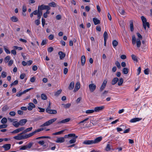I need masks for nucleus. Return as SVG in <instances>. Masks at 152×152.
I'll return each instance as SVG.
<instances>
[{"mask_svg":"<svg viewBox=\"0 0 152 152\" xmlns=\"http://www.w3.org/2000/svg\"><path fill=\"white\" fill-rule=\"evenodd\" d=\"M70 131V130L68 128H64L62 129L61 131L57 132H55L54 133H63L64 132L65 133H69L71 132Z\"/></svg>","mask_w":152,"mask_h":152,"instance_id":"5","label":"nucleus"},{"mask_svg":"<svg viewBox=\"0 0 152 152\" xmlns=\"http://www.w3.org/2000/svg\"><path fill=\"white\" fill-rule=\"evenodd\" d=\"M89 88L91 92H93L96 89V86L94 84L91 83L89 85Z\"/></svg>","mask_w":152,"mask_h":152,"instance_id":"4","label":"nucleus"},{"mask_svg":"<svg viewBox=\"0 0 152 152\" xmlns=\"http://www.w3.org/2000/svg\"><path fill=\"white\" fill-rule=\"evenodd\" d=\"M45 19L42 18V24L43 27H44L45 24Z\"/></svg>","mask_w":152,"mask_h":152,"instance_id":"59","label":"nucleus"},{"mask_svg":"<svg viewBox=\"0 0 152 152\" xmlns=\"http://www.w3.org/2000/svg\"><path fill=\"white\" fill-rule=\"evenodd\" d=\"M149 69L147 68L145 69L144 70V72L145 75H148L149 74Z\"/></svg>","mask_w":152,"mask_h":152,"instance_id":"61","label":"nucleus"},{"mask_svg":"<svg viewBox=\"0 0 152 152\" xmlns=\"http://www.w3.org/2000/svg\"><path fill=\"white\" fill-rule=\"evenodd\" d=\"M111 149V145L109 144H107L105 148V150L107 151H109Z\"/></svg>","mask_w":152,"mask_h":152,"instance_id":"45","label":"nucleus"},{"mask_svg":"<svg viewBox=\"0 0 152 152\" xmlns=\"http://www.w3.org/2000/svg\"><path fill=\"white\" fill-rule=\"evenodd\" d=\"M83 144L86 145L94 144L93 140H86L83 142Z\"/></svg>","mask_w":152,"mask_h":152,"instance_id":"14","label":"nucleus"},{"mask_svg":"<svg viewBox=\"0 0 152 152\" xmlns=\"http://www.w3.org/2000/svg\"><path fill=\"white\" fill-rule=\"evenodd\" d=\"M62 90L61 89L59 90L56 92H54V96L56 97L58 96L61 93Z\"/></svg>","mask_w":152,"mask_h":152,"instance_id":"28","label":"nucleus"},{"mask_svg":"<svg viewBox=\"0 0 152 152\" xmlns=\"http://www.w3.org/2000/svg\"><path fill=\"white\" fill-rule=\"evenodd\" d=\"M104 108V106L100 107H95L94 111L96 112H99L100 111L103 110Z\"/></svg>","mask_w":152,"mask_h":152,"instance_id":"10","label":"nucleus"},{"mask_svg":"<svg viewBox=\"0 0 152 152\" xmlns=\"http://www.w3.org/2000/svg\"><path fill=\"white\" fill-rule=\"evenodd\" d=\"M7 76L6 73L5 72H3L1 73V76L3 78H5Z\"/></svg>","mask_w":152,"mask_h":152,"instance_id":"58","label":"nucleus"},{"mask_svg":"<svg viewBox=\"0 0 152 152\" xmlns=\"http://www.w3.org/2000/svg\"><path fill=\"white\" fill-rule=\"evenodd\" d=\"M132 58V59L135 61L137 62L138 61V60L137 59V57L134 55L132 54L131 56Z\"/></svg>","mask_w":152,"mask_h":152,"instance_id":"41","label":"nucleus"},{"mask_svg":"<svg viewBox=\"0 0 152 152\" xmlns=\"http://www.w3.org/2000/svg\"><path fill=\"white\" fill-rule=\"evenodd\" d=\"M86 62V57L84 56H83L81 57V64L82 66L84 65Z\"/></svg>","mask_w":152,"mask_h":152,"instance_id":"21","label":"nucleus"},{"mask_svg":"<svg viewBox=\"0 0 152 152\" xmlns=\"http://www.w3.org/2000/svg\"><path fill=\"white\" fill-rule=\"evenodd\" d=\"M10 57L9 56H7L4 58V61L5 63L8 62L10 59Z\"/></svg>","mask_w":152,"mask_h":152,"instance_id":"44","label":"nucleus"},{"mask_svg":"<svg viewBox=\"0 0 152 152\" xmlns=\"http://www.w3.org/2000/svg\"><path fill=\"white\" fill-rule=\"evenodd\" d=\"M36 78L35 77H31L30 79V81L32 83L34 82L35 81Z\"/></svg>","mask_w":152,"mask_h":152,"instance_id":"63","label":"nucleus"},{"mask_svg":"<svg viewBox=\"0 0 152 152\" xmlns=\"http://www.w3.org/2000/svg\"><path fill=\"white\" fill-rule=\"evenodd\" d=\"M142 24L143 27L145 29H146V26H147V27L148 28H150V24L148 22H146L145 23H144V24Z\"/></svg>","mask_w":152,"mask_h":152,"instance_id":"25","label":"nucleus"},{"mask_svg":"<svg viewBox=\"0 0 152 152\" xmlns=\"http://www.w3.org/2000/svg\"><path fill=\"white\" fill-rule=\"evenodd\" d=\"M137 37H138L139 39L140 40L141 39H142V37L141 35L139 33H137Z\"/></svg>","mask_w":152,"mask_h":152,"instance_id":"62","label":"nucleus"},{"mask_svg":"<svg viewBox=\"0 0 152 152\" xmlns=\"http://www.w3.org/2000/svg\"><path fill=\"white\" fill-rule=\"evenodd\" d=\"M72 139L70 140L69 141V142L70 144L75 143L76 141V139L77 138L78 136L75 135V134H73V136H72Z\"/></svg>","mask_w":152,"mask_h":152,"instance_id":"6","label":"nucleus"},{"mask_svg":"<svg viewBox=\"0 0 152 152\" xmlns=\"http://www.w3.org/2000/svg\"><path fill=\"white\" fill-rule=\"evenodd\" d=\"M95 111L94 110H88L86 111V113L87 114L91 113H94Z\"/></svg>","mask_w":152,"mask_h":152,"instance_id":"46","label":"nucleus"},{"mask_svg":"<svg viewBox=\"0 0 152 152\" xmlns=\"http://www.w3.org/2000/svg\"><path fill=\"white\" fill-rule=\"evenodd\" d=\"M141 18L142 20V23L144 24V23H145V22H147V19L144 16H142L141 17Z\"/></svg>","mask_w":152,"mask_h":152,"instance_id":"42","label":"nucleus"},{"mask_svg":"<svg viewBox=\"0 0 152 152\" xmlns=\"http://www.w3.org/2000/svg\"><path fill=\"white\" fill-rule=\"evenodd\" d=\"M9 109V107L7 105H5L2 108V110L3 112H5L7 111Z\"/></svg>","mask_w":152,"mask_h":152,"instance_id":"34","label":"nucleus"},{"mask_svg":"<svg viewBox=\"0 0 152 152\" xmlns=\"http://www.w3.org/2000/svg\"><path fill=\"white\" fill-rule=\"evenodd\" d=\"M71 105V104L68 103L65 104L64 108H68L70 107Z\"/></svg>","mask_w":152,"mask_h":152,"instance_id":"64","label":"nucleus"},{"mask_svg":"<svg viewBox=\"0 0 152 152\" xmlns=\"http://www.w3.org/2000/svg\"><path fill=\"white\" fill-rule=\"evenodd\" d=\"M49 5L50 7H55L56 6V4L55 2H53L49 3Z\"/></svg>","mask_w":152,"mask_h":152,"instance_id":"40","label":"nucleus"},{"mask_svg":"<svg viewBox=\"0 0 152 152\" xmlns=\"http://www.w3.org/2000/svg\"><path fill=\"white\" fill-rule=\"evenodd\" d=\"M119 13L122 15H124V13H125V11L123 9H120L119 10Z\"/></svg>","mask_w":152,"mask_h":152,"instance_id":"51","label":"nucleus"},{"mask_svg":"<svg viewBox=\"0 0 152 152\" xmlns=\"http://www.w3.org/2000/svg\"><path fill=\"white\" fill-rule=\"evenodd\" d=\"M25 76L26 74L25 73H23L20 75V78L21 80L23 79Z\"/></svg>","mask_w":152,"mask_h":152,"instance_id":"53","label":"nucleus"},{"mask_svg":"<svg viewBox=\"0 0 152 152\" xmlns=\"http://www.w3.org/2000/svg\"><path fill=\"white\" fill-rule=\"evenodd\" d=\"M51 102H49V104L48 105V107H47V108H46V112L48 111V110L50 109V108H51L50 105H51Z\"/></svg>","mask_w":152,"mask_h":152,"instance_id":"49","label":"nucleus"},{"mask_svg":"<svg viewBox=\"0 0 152 152\" xmlns=\"http://www.w3.org/2000/svg\"><path fill=\"white\" fill-rule=\"evenodd\" d=\"M93 20L94 24L95 25L99 24L100 23V21L98 20L96 18H93Z\"/></svg>","mask_w":152,"mask_h":152,"instance_id":"20","label":"nucleus"},{"mask_svg":"<svg viewBox=\"0 0 152 152\" xmlns=\"http://www.w3.org/2000/svg\"><path fill=\"white\" fill-rule=\"evenodd\" d=\"M41 97L42 99L44 100L47 99V98L46 95L43 94L41 95Z\"/></svg>","mask_w":152,"mask_h":152,"instance_id":"38","label":"nucleus"},{"mask_svg":"<svg viewBox=\"0 0 152 152\" xmlns=\"http://www.w3.org/2000/svg\"><path fill=\"white\" fill-rule=\"evenodd\" d=\"M102 137L101 136L97 137L93 140L94 144L97 143L99 142L102 140Z\"/></svg>","mask_w":152,"mask_h":152,"instance_id":"13","label":"nucleus"},{"mask_svg":"<svg viewBox=\"0 0 152 152\" xmlns=\"http://www.w3.org/2000/svg\"><path fill=\"white\" fill-rule=\"evenodd\" d=\"M35 23L37 26H38L40 23L39 19H37L35 21Z\"/></svg>","mask_w":152,"mask_h":152,"instance_id":"47","label":"nucleus"},{"mask_svg":"<svg viewBox=\"0 0 152 152\" xmlns=\"http://www.w3.org/2000/svg\"><path fill=\"white\" fill-rule=\"evenodd\" d=\"M123 73L124 74H127L129 72V69L126 68H124L122 70Z\"/></svg>","mask_w":152,"mask_h":152,"instance_id":"33","label":"nucleus"},{"mask_svg":"<svg viewBox=\"0 0 152 152\" xmlns=\"http://www.w3.org/2000/svg\"><path fill=\"white\" fill-rule=\"evenodd\" d=\"M4 50L5 51L6 53H7V54H10V50L8 49H7L6 48V46H4Z\"/></svg>","mask_w":152,"mask_h":152,"instance_id":"55","label":"nucleus"},{"mask_svg":"<svg viewBox=\"0 0 152 152\" xmlns=\"http://www.w3.org/2000/svg\"><path fill=\"white\" fill-rule=\"evenodd\" d=\"M58 54L59 56V58L61 60L63 59L66 56L65 54L61 51L58 52Z\"/></svg>","mask_w":152,"mask_h":152,"instance_id":"12","label":"nucleus"},{"mask_svg":"<svg viewBox=\"0 0 152 152\" xmlns=\"http://www.w3.org/2000/svg\"><path fill=\"white\" fill-rule=\"evenodd\" d=\"M118 81V79L117 77L114 78L111 81V84L112 85H114Z\"/></svg>","mask_w":152,"mask_h":152,"instance_id":"22","label":"nucleus"},{"mask_svg":"<svg viewBox=\"0 0 152 152\" xmlns=\"http://www.w3.org/2000/svg\"><path fill=\"white\" fill-rule=\"evenodd\" d=\"M56 120L57 118H55L48 120L41 126L42 127L36 130L31 133H37V132H40L42 131H43V132H45L50 130V129H46L45 127H44L45 126H48L50 125L52 123L54 122Z\"/></svg>","mask_w":152,"mask_h":152,"instance_id":"1","label":"nucleus"},{"mask_svg":"<svg viewBox=\"0 0 152 152\" xmlns=\"http://www.w3.org/2000/svg\"><path fill=\"white\" fill-rule=\"evenodd\" d=\"M115 64L116 66H117V67L118 69H120L121 68V66L120 63H119V62L118 61H116L115 62Z\"/></svg>","mask_w":152,"mask_h":152,"instance_id":"48","label":"nucleus"},{"mask_svg":"<svg viewBox=\"0 0 152 152\" xmlns=\"http://www.w3.org/2000/svg\"><path fill=\"white\" fill-rule=\"evenodd\" d=\"M10 20L13 22H17L18 20L17 17L15 16H13L10 18Z\"/></svg>","mask_w":152,"mask_h":152,"instance_id":"26","label":"nucleus"},{"mask_svg":"<svg viewBox=\"0 0 152 152\" xmlns=\"http://www.w3.org/2000/svg\"><path fill=\"white\" fill-rule=\"evenodd\" d=\"M33 143L31 142H30L27 145H26L27 147V148H30L31 147Z\"/></svg>","mask_w":152,"mask_h":152,"instance_id":"50","label":"nucleus"},{"mask_svg":"<svg viewBox=\"0 0 152 152\" xmlns=\"http://www.w3.org/2000/svg\"><path fill=\"white\" fill-rule=\"evenodd\" d=\"M33 89V88H30L29 89H26V90H25L23 92H22V93L23 94H24L26 93V92L29 91L31 89Z\"/></svg>","mask_w":152,"mask_h":152,"instance_id":"54","label":"nucleus"},{"mask_svg":"<svg viewBox=\"0 0 152 152\" xmlns=\"http://www.w3.org/2000/svg\"><path fill=\"white\" fill-rule=\"evenodd\" d=\"M74 86V82H72L70 84L69 87V90L73 89Z\"/></svg>","mask_w":152,"mask_h":152,"instance_id":"29","label":"nucleus"},{"mask_svg":"<svg viewBox=\"0 0 152 152\" xmlns=\"http://www.w3.org/2000/svg\"><path fill=\"white\" fill-rule=\"evenodd\" d=\"M64 138L63 137H61L58 138L56 142L57 143H62L64 142Z\"/></svg>","mask_w":152,"mask_h":152,"instance_id":"16","label":"nucleus"},{"mask_svg":"<svg viewBox=\"0 0 152 152\" xmlns=\"http://www.w3.org/2000/svg\"><path fill=\"white\" fill-rule=\"evenodd\" d=\"M42 15V11H39L38 12L37 15V18L40 19L41 18V16Z\"/></svg>","mask_w":152,"mask_h":152,"instance_id":"37","label":"nucleus"},{"mask_svg":"<svg viewBox=\"0 0 152 152\" xmlns=\"http://www.w3.org/2000/svg\"><path fill=\"white\" fill-rule=\"evenodd\" d=\"M108 91H104V92L101 94V97L102 98L103 97V96H104L105 95L107 94V93Z\"/></svg>","mask_w":152,"mask_h":152,"instance_id":"57","label":"nucleus"},{"mask_svg":"<svg viewBox=\"0 0 152 152\" xmlns=\"http://www.w3.org/2000/svg\"><path fill=\"white\" fill-rule=\"evenodd\" d=\"M12 125L15 127L18 128L20 125V124L19 122H18L17 121H15L13 122Z\"/></svg>","mask_w":152,"mask_h":152,"instance_id":"27","label":"nucleus"},{"mask_svg":"<svg viewBox=\"0 0 152 152\" xmlns=\"http://www.w3.org/2000/svg\"><path fill=\"white\" fill-rule=\"evenodd\" d=\"M73 134H69L68 135H66L64 136V139L65 138H66L68 137H72V136H73Z\"/></svg>","mask_w":152,"mask_h":152,"instance_id":"60","label":"nucleus"},{"mask_svg":"<svg viewBox=\"0 0 152 152\" xmlns=\"http://www.w3.org/2000/svg\"><path fill=\"white\" fill-rule=\"evenodd\" d=\"M23 134H19L17 136H14L13 138L17 140H20L28 138L33 136L34 134H29L27 135H22Z\"/></svg>","mask_w":152,"mask_h":152,"instance_id":"2","label":"nucleus"},{"mask_svg":"<svg viewBox=\"0 0 152 152\" xmlns=\"http://www.w3.org/2000/svg\"><path fill=\"white\" fill-rule=\"evenodd\" d=\"M25 127H22L20 128L17 129L12 132H11L10 133H18L19 132L23 131Z\"/></svg>","mask_w":152,"mask_h":152,"instance_id":"7","label":"nucleus"},{"mask_svg":"<svg viewBox=\"0 0 152 152\" xmlns=\"http://www.w3.org/2000/svg\"><path fill=\"white\" fill-rule=\"evenodd\" d=\"M107 82V81L106 80H105L103 81L100 88V91H103L104 90V89L105 88Z\"/></svg>","mask_w":152,"mask_h":152,"instance_id":"9","label":"nucleus"},{"mask_svg":"<svg viewBox=\"0 0 152 152\" xmlns=\"http://www.w3.org/2000/svg\"><path fill=\"white\" fill-rule=\"evenodd\" d=\"M124 80L122 78H121L119 80H118V85L119 86H120L122 85V83H123Z\"/></svg>","mask_w":152,"mask_h":152,"instance_id":"30","label":"nucleus"},{"mask_svg":"<svg viewBox=\"0 0 152 152\" xmlns=\"http://www.w3.org/2000/svg\"><path fill=\"white\" fill-rule=\"evenodd\" d=\"M46 112L49 114H55L57 113V111L56 110L51 109H50L46 111Z\"/></svg>","mask_w":152,"mask_h":152,"instance_id":"17","label":"nucleus"},{"mask_svg":"<svg viewBox=\"0 0 152 152\" xmlns=\"http://www.w3.org/2000/svg\"><path fill=\"white\" fill-rule=\"evenodd\" d=\"M28 105L29 106H28L27 109L29 110H31L33 108L35 107V105L32 103H29Z\"/></svg>","mask_w":152,"mask_h":152,"instance_id":"11","label":"nucleus"},{"mask_svg":"<svg viewBox=\"0 0 152 152\" xmlns=\"http://www.w3.org/2000/svg\"><path fill=\"white\" fill-rule=\"evenodd\" d=\"M48 8H49V6L45 5L44 4H42L41 5L39 6L38 7V9L40 11H42V10H46Z\"/></svg>","mask_w":152,"mask_h":152,"instance_id":"3","label":"nucleus"},{"mask_svg":"<svg viewBox=\"0 0 152 152\" xmlns=\"http://www.w3.org/2000/svg\"><path fill=\"white\" fill-rule=\"evenodd\" d=\"M129 23L131 31H133L134 30V27L132 21H130Z\"/></svg>","mask_w":152,"mask_h":152,"instance_id":"32","label":"nucleus"},{"mask_svg":"<svg viewBox=\"0 0 152 152\" xmlns=\"http://www.w3.org/2000/svg\"><path fill=\"white\" fill-rule=\"evenodd\" d=\"M27 121V120L26 119H22L20 120L19 121L20 126H22L24 125Z\"/></svg>","mask_w":152,"mask_h":152,"instance_id":"18","label":"nucleus"},{"mask_svg":"<svg viewBox=\"0 0 152 152\" xmlns=\"http://www.w3.org/2000/svg\"><path fill=\"white\" fill-rule=\"evenodd\" d=\"M7 126V124H3L0 125V129L2 128H6Z\"/></svg>","mask_w":152,"mask_h":152,"instance_id":"52","label":"nucleus"},{"mask_svg":"<svg viewBox=\"0 0 152 152\" xmlns=\"http://www.w3.org/2000/svg\"><path fill=\"white\" fill-rule=\"evenodd\" d=\"M108 37V35L107 32L106 31H105L104 34V39H107Z\"/></svg>","mask_w":152,"mask_h":152,"instance_id":"43","label":"nucleus"},{"mask_svg":"<svg viewBox=\"0 0 152 152\" xmlns=\"http://www.w3.org/2000/svg\"><path fill=\"white\" fill-rule=\"evenodd\" d=\"M53 50L54 49L53 48L50 47L48 48V52L51 53L53 51Z\"/></svg>","mask_w":152,"mask_h":152,"instance_id":"56","label":"nucleus"},{"mask_svg":"<svg viewBox=\"0 0 152 152\" xmlns=\"http://www.w3.org/2000/svg\"><path fill=\"white\" fill-rule=\"evenodd\" d=\"M11 145L10 144H4L2 146V148L4 149L5 151H7L10 149L11 148Z\"/></svg>","mask_w":152,"mask_h":152,"instance_id":"8","label":"nucleus"},{"mask_svg":"<svg viewBox=\"0 0 152 152\" xmlns=\"http://www.w3.org/2000/svg\"><path fill=\"white\" fill-rule=\"evenodd\" d=\"M136 39L135 35H134L132 37V43L133 45H135L136 44Z\"/></svg>","mask_w":152,"mask_h":152,"instance_id":"39","label":"nucleus"},{"mask_svg":"<svg viewBox=\"0 0 152 152\" xmlns=\"http://www.w3.org/2000/svg\"><path fill=\"white\" fill-rule=\"evenodd\" d=\"M7 120L6 118H4L1 120V123L2 124H5L7 122Z\"/></svg>","mask_w":152,"mask_h":152,"instance_id":"36","label":"nucleus"},{"mask_svg":"<svg viewBox=\"0 0 152 152\" xmlns=\"http://www.w3.org/2000/svg\"><path fill=\"white\" fill-rule=\"evenodd\" d=\"M137 46V48H140L141 45V42L139 39H137L136 40Z\"/></svg>","mask_w":152,"mask_h":152,"instance_id":"31","label":"nucleus"},{"mask_svg":"<svg viewBox=\"0 0 152 152\" xmlns=\"http://www.w3.org/2000/svg\"><path fill=\"white\" fill-rule=\"evenodd\" d=\"M32 127H30L24 129L21 133H26V132H29L32 129Z\"/></svg>","mask_w":152,"mask_h":152,"instance_id":"24","label":"nucleus"},{"mask_svg":"<svg viewBox=\"0 0 152 152\" xmlns=\"http://www.w3.org/2000/svg\"><path fill=\"white\" fill-rule=\"evenodd\" d=\"M141 119V118H134L130 120V122L131 123H134L137 121H139Z\"/></svg>","mask_w":152,"mask_h":152,"instance_id":"19","label":"nucleus"},{"mask_svg":"<svg viewBox=\"0 0 152 152\" xmlns=\"http://www.w3.org/2000/svg\"><path fill=\"white\" fill-rule=\"evenodd\" d=\"M112 44L114 48L116 47L118 44V42L115 40H114L112 42Z\"/></svg>","mask_w":152,"mask_h":152,"instance_id":"35","label":"nucleus"},{"mask_svg":"<svg viewBox=\"0 0 152 152\" xmlns=\"http://www.w3.org/2000/svg\"><path fill=\"white\" fill-rule=\"evenodd\" d=\"M80 83L79 82H77L76 84L75 88L74 90V92H75L77 91L80 88Z\"/></svg>","mask_w":152,"mask_h":152,"instance_id":"15","label":"nucleus"},{"mask_svg":"<svg viewBox=\"0 0 152 152\" xmlns=\"http://www.w3.org/2000/svg\"><path fill=\"white\" fill-rule=\"evenodd\" d=\"M70 120V119L69 118H67L65 119L64 120H63L61 121H60L58 122V123L59 124H60L61 123H66L68 122Z\"/></svg>","mask_w":152,"mask_h":152,"instance_id":"23","label":"nucleus"}]
</instances>
